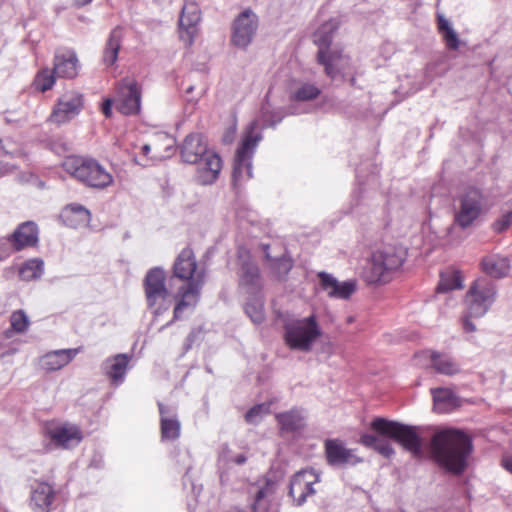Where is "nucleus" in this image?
Listing matches in <instances>:
<instances>
[{
  "instance_id": "f257e3e1",
  "label": "nucleus",
  "mask_w": 512,
  "mask_h": 512,
  "mask_svg": "<svg viewBox=\"0 0 512 512\" xmlns=\"http://www.w3.org/2000/svg\"><path fill=\"white\" fill-rule=\"evenodd\" d=\"M370 428L377 435L362 434L359 442L385 458L392 457L395 450L390 441L383 437L394 440L415 457L421 455L422 440L418 427L405 425L383 417H376L371 421Z\"/></svg>"
},
{
  "instance_id": "f03ea898",
  "label": "nucleus",
  "mask_w": 512,
  "mask_h": 512,
  "mask_svg": "<svg viewBox=\"0 0 512 512\" xmlns=\"http://www.w3.org/2000/svg\"><path fill=\"white\" fill-rule=\"evenodd\" d=\"M431 451L435 461L453 474H461L473 451L472 439L458 429H445L434 434Z\"/></svg>"
},
{
  "instance_id": "7ed1b4c3",
  "label": "nucleus",
  "mask_w": 512,
  "mask_h": 512,
  "mask_svg": "<svg viewBox=\"0 0 512 512\" xmlns=\"http://www.w3.org/2000/svg\"><path fill=\"white\" fill-rule=\"evenodd\" d=\"M183 162L197 165L196 181L201 185L213 184L221 171L222 160L208 148L205 137L200 133L188 134L180 145Z\"/></svg>"
},
{
  "instance_id": "20e7f679",
  "label": "nucleus",
  "mask_w": 512,
  "mask_h": 512,
  "mask_svg": "<svg viewBox=\"0 0 512 512\" xmlns=\"http://www.w3.org/2000/svg\"><path fill=\"white\" fill-rule=\"evenodd\" d=\"M497 299L496 284L486 277L475 279L464 296L465 312L461 321L463 329L467 333L474 332L476 326L473 318L483 317Z\"/></svg>"
},
{
  "instance_id": "39448f33",
  "label": "nucleus",
  "mask_w": 512,
  "mask_h": 512,
  "mask_svg": "<svg viewBox=\"0 0 512 512\" xmlns=\"http://www.w3.org/2000/svg\"><path fill=\"white\" fill-rule=\"evenodd\" d=\"M63 169L86 187L103 190L113 184L112 174L96 159L79 155L66 157Z\"/></svg>"
},
{
  "instance_id": "423d86ee",
  "label": "nucleus",
  "mask_w": 512,
  "mask_h": 512,
  "mask_svg": "<svg viewBox=\"0 0 512 512\" xmlns=\"http://www.w3.org/2000/svg\"><path fill=\"white\" fill-rule=\"evenodd\" d=\"M257 122H252L242 138L240 146L237 148L232 180L233 186L239 187L243 182L252 178V159L258 143L262 140V134L256 132Z\"/></svg>"
},
{
  "instance_id": "0eeeda50",
  "label": "nucleus",
  "mask_w": 512,
  "mask_h": 512,
  "mask_svg": "<svg viewBox=\"0 0 512 512\" xmlns=\"http://www.w3.org/2000/svg\"><path fill=\"white\" fill-rule=\"evenodd\" d=\"M487 209L486 197L476 187L465 189L454 202V224L461 229L472 227Z\"/></svg>"
},
{
  "instance_id": "6e6552de",
  "label": "nucleus",
  "mask_w": 512,
  "mask_h": 512,
  "mask_svg": "<svg viewBox=\"0 0 512 512\" xmlns=\"http://www.w3.org/2000/svg\"><path fill=\"white\" fill-rule=\"evenodd\" d=\"M321 334L315 315L293 320L284 326V341L291 350L309 352Z\"/></svg>"
},
{
  "instance_id": "1a4fd4ad",
  "label": "nucleus",
  "mask_w": 512,
  "mask_h": 512,
  "mask_svg": "<svg viewBox=\"0 0 512 512\" xmlns=\"http://www.w3.org/2000/svg\"><path fill=\"white\" fill-rule=\"evenodd\" d=\"M402 265V258H367L362 278L368 284H385L392 280L395 271Z\"/></svg>"
},
{
  "instance_id": "9d476101",
  "label": "nucleus",
  "mask_w": 512,
  "mask_h": 512,
  "mask_svg": "<svg viewBox=\"0 0 512 512\" xmlns=\"http://www.w3.org/2000/svg\"><path fill=\"white\" fill-rule=\"evenodd\" d=\"M414 359L417 365L430 367L436 373L445 376H454L461 372L459 362L451 355L444 352L422 350L415 353Z\"/></svg>"
},
{
  "instance_id": "9b49d317",
  "label": "nucleus",
  "mask_w": 512,
  "mask_h": 512,
  "mask_svg": "<svg viewBox=\"0 0 512 512\" xmlns=\"http://www.w3.org/2000/svg\"><path fill=\"white\" fill-rule=\"evenodd\" d=\"M337 29L338 23L335 20H330L321 25L314 33L313 41L318 47L317 62L324 67L325 74H332L333 62L340 59L339 56L327 58V55L334 50L330 46Z\"/></svg>"
},
{
  "instance_id": "f8f14e48",
  "label": "nucleus",
  "mask_w": 512,
  "mask_h": 512,
  "mask_svg": "<svg viewBox=\"0 0 512 512\" xmlns=\"http://www.w3.org/2000/svg\"><path fill=\"white\" fill-rule=\"evenodd\" d=\"M9 245L12 252L35 248L39 244V227L34 221L20 223L12 234L0 239V245Z\"/></svg>"
},
{
  "instance_id": "ddd939ff",
  "label": "nucleus",
  "mask_w": 512,
  "mask_h": 512,
  "mask_svg": "<svg viewBox=\"0 0 512 512\" xmlns=\"http://www.w3.org/2000/svg\"><path fill=\"white\" fill-rule=\"evenodd\" d=\"M320 482V475L311 468H306L295 473L289 486V495L297 505H302L309 496L315 494L314 486Z\"/></svg>"
},
{
  "instance_id": "4468645a",
  "label": "nucleus",
  "mask_w": 512,
  "mask_h": 512,
  "mask_svg": "<svg viewBox=\"0 0 512 512\" xmlns=\"http://www.w3.org/2000/svg\"><path fill=\"white\" fill-rule=\"evenodd\" d=\"M116 108L123 115H135L141 109V90L133 79H123L118 86Z\"/></svg>"
},
{
  "instance_id": "2eb2a0df",
  "label": "nucleus",
  "mask_w": 512,
  "mask_h": 512,
  "mask_svg": "<svg viewBox=\"0 0 512 512\" xmlns=\"http://www.w3.org/2000/svg\"><path fill=\"white\" fill-rule=\"evenodd\" d=\"M258 28V17L251 10L246 9L234 20L232 28V43L239 48H246L253 40Z\"/></svg>"
},
{
  "instance_id": "dca6fc26",
  "label": "nucleus",
  "mask_w": 512,
  "mask_h": 512,
  "mask_svg": "<svg viewBox=\"0 0 512 512\" xmlns=\"http://www.w3.org/2000/svg\"><path fill=\"white\" fill-rule=\"evenodd\" d=\"M144 288L148 307L154 309L155 314H160L161 302L168 296L164 272L159 268L150 270L145 277Z\"/></svg>"
},
{
  "instance_id": "f3484780",
  "label": "nucleus",
  "mask_w": 512,
  "mask_h": 512,
  "mask_svg": "<svg viewBox=\"0 0 512 512\" xmlns=\"http://www.w3.org/2000/svg\"><path fill=\"white\" fill-rule=\"evenodd\" d=\"M45 430L51 442L65 449L79 444L83 439L80 427L69 422H49L46 424Z\"/></svg>"
},
{
  "instance_id": "a211bd4d",
  "label": "nucleus",
  "mask_w": 512,
  "mask_h": 512,
  "mask_svg": "<svg viewBox=\"0 0 512 512\" xmlns=\"http://www.w3.org/2000/svg\"><path fill=\"white\" fill-rule=\"evenodd\" d=\"M83 107V95L76 91L63 94L57 101L50 121L58 125L66 123L76 117Z\"/></svg>"
},
{
  "instance_id": "6ab92c4d",
  "label": "nucleus",
  "mask_w": 512,
  "mask_h": 512,
  "mask_svg": "<svg viewBox=\"0 0 512 512\" xmlns=\"http://www.w3.org/2000/svg\"><path fill=\"white\" fill-rule=\"evenodd\" d=\"M200 19L198 5L194 2H186L179 19V33L181 40L188 46L194 42Z\"/></svg>"
},
{
  "instance_id": "aec40b11",
  "label": "nucleus",
  "mask_w": 512,
  "mask_h": 512,
  "mask_svg": "<svg viewBox=\"0 0 512 512\" xmlns=\"http://www.w3.org/2000/svg\"><path fill=\"white\" fill-rule=\"evenodd\" d=\"M79 60L74 50L59 48L55 51L53 72L59 78L73 79L78 75Z\"/></svg>"
},
{
  "instance_id": "412c9836",
  "label": "nucleus",
  "mask_w": 512,
  "mask_h": 512,
  "mask_svg": "<svg viewBox=\"0 0 512 512\" xmlns=\"http://www.w3.org/2000/svg\"><path fill=\"white\" fill-rule=\"evenodd\" d=\"M321 288L330 298L349 299L357 290L356 280L338 282L334 277L325 272L318 274Z\"/></svg>"
},
{
  "instance_id": "4be33fe9",
  "label": "nucleus",
  "mask_w": 512,
  "mask_h": 512,
  "mask_svg": "<svg viewBox=\"0 0 512 512\" xmlns=\"http://www.w3.org/2000/svg\"><path fill=\"white\" fill-rule=\"evenodd\" d=\"M327 463L332 466H339L348 463H358L353 450L347 449L344 443L338 439H327L324 443Z\"/></svg>"
},
{
  "instance_id": "5701e85b",
  "label": "nucleus",
  "mask_w": 512,
  "mask_h": 512,
  "mask_svg": "<svg viewBox=\"0 0 512 512\" xmlns=\"http://www.w3.org/2000/svg\"><path fill=\"white\" fill-rule=\"evenodd\" d=\"M202 283H184L177 294V304L174 308L173 319H180L185 309L194 307L199 299V291Z\"/></svg>"
},
{
  "instance_id": "b1692460",
  "label": "nucleus",
  "mask_w": 512,
  "mask_h": 512,
  "mask_svg": "<svg viewBox=\"0 0 512 512\" xmlns=\"http://www.w3.org/2000/svg\"><path fill=\"white\" fill-rule=\"evenodd\" d=\"M55 499V491L47 482L38 481L31 491L30 506L34 510L50 512V507Z\"/></svg>"
},
{
  "instance_id": "393cba45",
  "label": "nucleus",
  "mask_w": 512,
  "mask_h": 512,
  "mask_svg": "<svg viewBox=\"0 0 512 512\" xmlns=\"http://www.w3.org/2000/svg\"><path fill=\"white\" fill-rule=\"evenodd\" d=\"M195 258H177L174 264V274L186 283H203L204 270L198 268Z\"/></svg>"
},
{
  "instance_id": "a878e982",
  "label": "nucleus",
  "mask_w": 512,
  "mask_h": 512,
  "mask_svg": "<svg viewBox=\"0 0 512 512\" xmlns=\"http://www.w3.org/2000/svg\"><path fill=\"white\" fill-rule=\"evenodd\" d=\"M81 351L82 347L48 352L42 358V366L49 371L59 370L68 365L71 360Z\"/></svg>"
},
{
  "instance_id": "bb28decb",
  "label": "nucleus",
  "mask_w": 512,
  "mask_h": 512,
  "mask_svg": "<svg viewBox=\"0 0 512 512\" xmlns=\"http://www.w3.org/2000/svg\"><path fill=\"white\" fill-rule=\"evenodd\" d=\"M430 392L434 409L439 413H448L460 406L459 397L449 388H432Z\"/></svg>"
},
{
  "instance_id": "cd10ccee",
  "label": "nucleus",
  "mask_w": 512,
  "mask_h": 512,
  "mask_svg": "<svg viewBox=\"0 0 512 512\" xmlns=\"http://www.w3.org/2000/svg\"><path fill=\"white\" fill-rule=\"evenodd\" d=\"M129 360L126 354H117L105 361V374L112 384L117 385L123 381Z\"/></svg>"
},
{
  "instance_id": "c85d7f7f",
  "label": "nucleus",
  "mask_w": 512,
  "mask_h": 512,
  "mask_svg": "<svg viewBox=\"0 0 512 512\" xmlns=\"http://www.w3.org/2000/svg\"><path fill=\"white\" fill-rule=\"evenodd\" d=\"M464 275L454 267H448L440 273L437 292L446 293L463 288Z\"/></svg>"
},
{
  "instance_id": "c756f323",
  "label": "nucleus",
  "mask_w": 512,
  "mask_h": 512,
  "mask_svg": "<svg viewBox=\"0 0 512 512\" xmlns=\"http://www.w3.org/2000/svg\"><path fill=\"white\" fill-rule=\"evenodd\" d=\"M122 36V29L120 27H116L111 31L103 53V62L107 66L113 65L116 62L121 47Z\"/></svg>"
},
{
  "instance_id": "7c9ffc66",
  "label": "nucleus",
  "mask_w": 512,
  "mask_h": 512,
  "mask_svg": "<svg viewBox=\"0 0 512 512\" xmlns=\"http://www.w3.org/2000/svg\"><path fill=\"white\" fill-rule=\"evenodd\" d=\"M480 266L485 274L497 279L505 277L510 270L508 258H483Z\"/></svg>"
},
{
  "instance_id": "2f4dec72",
  "label": "nucleus",
  "mask_w": 512,
  "mask_h": 512,
  "mask_svg": "<svg viewBox=\"0 0 512 512\" xmlns=\"http://www.w3.org/2000/svg\"><path fill=\"white\" fill-rule=\"evenodd\" d=\"M334 56H339L340 59L333 62L332 65V74H326L332 81H345V76L347 72L351 68V59L348 55H345L340 50L334 49L327 58H332Z\"/></svg>"
},
{
  "instance_id": "473e14b6",
  "label": "nucleus",
  "mask_w": 512,
  "mask_h": 512,
  "mask_svg": "<svg viewBox=\"0 0 512 512\" xmlns=\"http://www.w3.org/2000/svg\"><path fill=\"white\" fill-rule=\"evenodd\" d=\"M159 413L161 415L160 429L161 437L165 440H175L180 436V423L175 418H167L165 416L166 407L164 404H158Z\"/></svg>"
},
{
  "instance_id": "72a5a7b5",
  "label": "nucleus",
  "mask_w": 512,
  "mask_h": 512,
  "mask_svg": "<svg viewBox=\"0 0 512 512\" xmlns=\"http://www.w3.org/2000/svg\"><path fill=\"white\" fill-rule=\"evenodd\" d=\"M277 422L283 431L292 432L304 426V417L297 409H292L276 415Z\"/></svg>"
},
{
  "instance_id": "f704fd0d",
  "label": "nucleus",
  "mask_w": 512,
  "mask_h": 512,
  "mask_svg": "<svg viewBox=\"0 0 512 512\" xmlns=\"http://www.w3.org/2000/svg\"><path fill=\"white\" fill-rule=\"evenodd\" d=\"M437 24L439 33L442 35L446 46L450 50H457L459 48L460 41L458 34L452 27L450 21L446 19L443 15L439 14L437 16Z\"/></svg>"
},
{
  "instance_id": "c9c22d12",
  "label": "nucleus",
  "mask_w": 512,
  "mask_h": 512,
  "mask_svg": "<svg viewBox=\"0 0 512 512\" xmlns=\"http://www.w3.org/2000/svg\"><path fill=\"white\" fill-rule=\"evenodd\" d=\"M274 494V485L266 482L264 486L259 488L254 497L252 504L253 512H268L271 505V497Z\"/></svg>"
},
{
  "instance_id": "e433bc0d",
  "label": "nucleus",
  "mask_w": 512,
  "mask_h": 512,
  "mask_svg": "<svg viewBox=\"0 0 512 512\" xmlns=\"http://www.w3.org/2000/svg\"><path fill=\"white\" fill-rule=\"evenodd\" d=\"M10 329L6 331V336L10 337V332L13 333H24L30 324L29 318L26 313L19 309L13 311L10 315Z\"/></svg>"
},
{
  "instance_id": "4c0bfd02",
  "label": "nucleus",
  "mask_w": 512,
  "mask_h": 512,
  "mask_svg": "<svg viewBox=\"0 0 512 512\" xmlns=\"http://www.w3.org/2000/svg\"><path fill=\"white\" fill-rule=\"evenodd\" d=\"M320 89L312 83H302L290 95L292 101H310L317 98Z\"/></svg>"
},
{
  "instance_id": "58836bf2",
  "label": "nucleus",
  "mask_w": 512,
  "mask_h": 512,
  "mask_svg": "<svg viewBox=\"0 0 512 512\" xmlns=\"http://www.w3.org/2000/svg\"><path fill=\"white\" fill-rule=\"evenodd\" d=\"M42 265V261H39L37 258H32L26 261L19 268V277L24 281L36 279L41 275Z\"/></svg>"
},
{
  "instance_id": "ea45409f",
  "label": "nucleus",
  "mask_w": 512,
  "mask_h": 512,
  "mask_svg": "<svg viewBox=\"0 0 512 512\" xmlns=\"http://www.w3.org/2000/svg\"><path fill=\"white\" fill-rule=\"evenodd\" d=\"M55 73L49 68L41 69L35 76L33 85L36 90L45 92L52 88L55 83Z\"/></svg>"
},
{
  "instance_id": "a19ab883",
  "label": "nucleus",
  "mask_w": 512,
  "mask_h": 512,
  "mask_svg": "<svg viewBox=\"0 0 512 512\" xmlns=\"http://www.w3.org/2000/svg\"><path fill=\"white\" fill-rule=\"evenodd\" d=\"M258 282L259 269L250 263H244L242 267L241 283L246 286H257Z\"/></svg>"
},
{
  "instance_id": "79ce46f5",
  "label": "nucleus",
  "mask_w": 512,
  "mask_h": 512,
  "mask_svg": "<svg viewBox=\"0 0 512 512\" xmlns=\"http://www.w3.org/2000/svg\"><path fill=\"white\" fill-rule=\"evenodd\" d=\"M261 115L265 125L271 127H274L279 122H281L284 117L280 110H272L268 102L262 105Z\"/></svg>"
},
{
  "instance_id": "37998d69",
  "label": "nucleus",
  "mask_w": 512,
  "mask_h": 512,
  "mask_svg": "<svg viewBox=\"0 0 512 512\" xmlns=\"http://www.w3.org/2000/svg\"><path fill=\"white\" fill-rule=\"evenodd\" d=\"M68 214L75 215L77 220L81 224H86L90 221L91 214L88 209L82 205L71 204L64 209V216L68 217Z\"/></svg>"
},
{
  "instance_id": "c03bdc74",
  "label": "nucleus",
  "mask_w": 512,
  "mask_h": 512,
  "mask_svg": "<svg viewBox=\"0 0 512 512\" xmlns=\"http://www.w3.org/2000/svg\"><path fill=\"white\" fill-rule=\"evenodd\" d=\"M245 312L250 317V319L256 324H260L264 320V309L262 304L249 303L245 307Z\"/></svg>"
},
{
  "instance_id": "a18cd8bd",
  "label": "nucleus",
  "mask_w": 512,
  "mask_h": 512,
  "mask_svg": "<svg viewBox=\"0 0 512 512\" xmlns=\"http://www.w3.org/2000/svg\"><path fill=\"white\" fill-rule=\"evenodd\" d=\"M269 413V406L266 404H258L250 408L245 414L247 423H255L263 414Z\"/></svg>"
},
{
  "instance_id": "49530a36",
  "label": "nucleus",
  "mask_w": 512,
  "mask_h": 512,
  "mask_svg": "<svg viewBox=\"0 0 512 512\" xmlns=\"http://www.w3.org/2000/svg\"><path fill=\"white\" fill-rule=\"evenodd\" d=\"M512 224V210L505 212L501 217L492 224V229L496 233L506 231Z\"/></svg>"
},
{
  "instance_id": "de8ad7c7",
  "label": "nucleus",
  "mask_w": 512,
  "mask_h": 512,
  "mask_svg": "<svg viewBox=\"0 0 512 512\" xmlns=\"http://www.w3.org/2000/svg\"><path fill=\"white\" fill-rule=\"evenodd\" d=\"M273 268H281L287 273L292 268V258H267Z\"/></svg>"
},
{
  "instance_id": "09e8293b",
  "label": "nucleus",
  "mask_w": 512,
  "mask_h": 512,
  "mask_svg": "<svg viewBox=\"0 0 512 512\" xmlns=\"http://www.w3.org/2000/svg\"><path fill=\"white\" fill-rule=\"evenodd\" d=\"M102 112L106 117H110L112 114V101L110 99H106L102 104Z\"/></svg>"
},
{
  "instance_id": "8fccbe9b",
  "label": "nucleus",
  "mask_w": 512,
  "mask_h": 512,
  "mask_svg": "<svg viewBox=\"0 0 512 512\" xmlns=\"http://www.w3.org/2000/svg\"><path fill=\"white\" fill-rule=\"evenodd\" d=\"M502 466L512 474V457H504L502 459Z\"/></svg>"
},
{
  "instance_id": "3c124183",
  "label": "nucleus",
  "mask_w": 512,
  "mask_h": 512,
  "mask_svg": "<svg viewBox=\"0 0 512 512\" xmlns=\"http://www.w3.org/2000/svg\"><path fill=\"white\" fill-rule=\"evenodd\" d=\"M11 172V166L8 163L0 161V175H5Z\"/></svg>"
},
{
  "instance_id": "603ef678",
  "label": "nucleus",
  "mask_w": 512,
  "mask_h": 512,
  "mask_svg": "<svg viewBox=\"0 0 512 512\" xmlns=\"http://www.w3.org/2000/svg\"><path fill=\"white\" fill-rule=\"evenodd\" d=\"M247 461V457L244 454H239L233 458V462L237 465H242Z\"/></svg>"
},
{
  "instance_id": "864d4df0",
  "label": "nucleus",
  "mask_w": 512,
  "mask_h": 512,
  "mask_svg": "<svg viewBox=\"0 0 512 512\" xmlns=\"http://www.w3.org/2000/svg\"><path fill=\"white\" fill-rule=\"evenodd\" d=\"M92 0H75V4L78 6V7H82V6H85L89 3H91Z\"/></svg>"
},
{
  "instance_id": "5fc2aeb1",
  "label": "nucleus",
  "mask_w": 512,
  "mask_h": 512,
  "mask_svg": "<svg viewBox=\"0 0 512 512\" xmlns=\"http://www.w3.org/2000/svg\"><path fill=\"white\" fill-rule=\"evenodd\" d=\"M150 150H151L150 145L145 144V145L142 146V152H143L144 155H147L150 152Z\"/></svg>"
},
{
  "instance_id": "6e6d98bb",
  "label": "nucleus",
  "mask_w": 512,
  "mask_h": 512,
  "mask_svg": "<svg viewBox=\"0 0 512 512\" xmlns=\"http://www.w3.org/2000/svg\"><path fill=\"white\" fill-rule=\"evenodd\" d=\"M261 247H262V249H263L264 256H265V257H268V256H269V252H268L269 245H268V244H261Z\"/></svg>"
},
{
  "instance_id": "4d7b16f0",
  "label": "nucleus",
  "mask_w": 512,
  "mask_h": 512,
  "mask_svg": "<svg viewBox=\"0 0 512 512\" xmlns=\"http://www.w3.org/2000/svg\"><path fill=\"white\" fill-rule=\"evenodd\" d=\"M349 83H350V85L355 86L356 85V78L354 76L350 77Z\"/></svg>"
},
{
  "instance_id": "13d9d810",
  "label": "nucleus",
  "mask_w": 512,
  "mask_h": 512,
  "mask_svg": "<svg viewBox=\"0 0 512 512\" xmlns=\"http://www.w3.org/2000/svg\"><path fill=\"white\" fill-rule=\"evenodd\" d=\"M251 253H252L251 251H247V252H244V253L240 252L239 257L245 256L244 254H248L247 256H250Z\"/></svg>"
},
{
  "instance_id": "bf43d9fd",
  "label": "nucleus",
  "mask_w": 512,
  "mask_h": 512,
  "mask_svg": "<svg viewBox=\"0 0 512 512\" xmlns=\"http://www.w3.org/2000/svg\"><path fill=\"white\" fill-rule=\"evenodd\" d=\"M194 87L193 86H189L187 89H186V93H191L193 91Z\"/></svg>"
},
{
  "instance_id": "052dcab7",
  "label": "nucleus",
  "mask_w": 512,
  "mask_h": 512,
  "mask_svg": "<svg viewBox=\"0 0 512 512\" xmlns=\"http://www.w3.org/2000/svg\"><path fill=\"white\" fill-rule=\"evenodd\" d=\"M380 256L388 257V256H392V255L389 252H384V254H381Z\"/></svg>"
},
{
  "instance_id": "680f3d73",
  "label": "nucleus",
  "mask_w": 512,
  "mask_h": 512,
  "mask_svg": "<svg viewBox=\"0 0 512 512\" xmlns=\"http://www.w3.org/2000/svg\"><path fill=\"white\" fill-rule=\"evenodd\" d=\"M179 256H188V255L186 254V249H184V250L181 252V254H180Z\"/></svg>"
},
{
  "instance_id": "e2e57ef3",
  "label": "nucleus",
  "mask_w": 512,
  "mask_h": 512,
  "mask_svg": "<svg viewBox=\"0 0 512 512\" xmlns=\"http://www.w3.org/2000/svg\"><path fill=\"white\" fill-rule=\"evenodd\" d=\"M224 141H225V142L230 141V140L228 139V136H226V137L224 138Z\"/></svg>"
},
{
  "instance_id": "0e129e2a",
  "label": "nucleus",
  "mask_w": 512,
  "mask_h": 512,
  "mask_svg": "<svg viewBox=\"0 0 512 512\" xmlns=\"http://www.w3.org/2000/svg\"><path fill=\"white\" fill-rule=\"evenodd\" d=\"M236 512H246V511H244V510H237Z\"/></svg>"
}]
</instances>
